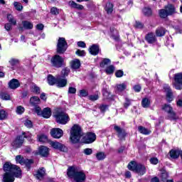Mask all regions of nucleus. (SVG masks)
Listing matches in <instances>:
<instances>
[{"label":"nucleus","instance_id":"22","mask_svg":"<svg viewBox=\"0 0 182 182\" xmlns=\"http://www.w3.org/2000/svg\"><path fill=\"white\" fill-rule=\"evenodd\" d=\"M45 174H46L45 168H40L36 173V177L38 178V180H42V178L45 177Z\"/></svg>","mask_w":182,"mask_h":182},{"label":"nucleus","instance_id":"20","mask_svg":"<svg viewBox=\"0 0 182 182\" xmlns=\"http://www.w3.org/2000/svg\"><path fill=\"white\" fill-rule=\"evenodd\" d=\"M21 86V84L19 83V81L15 78L11 80L9 82V87L10 89H18Z\"/></svg>","mask_w":182,"mask_h":182},{"label":"nucleus","instance_id":"16","mask_svg":"<svg viewBox=\"0 0 182 182\" xmlns=\"http://www.w3.org/2000/svg\"><path fill=\"white\" fill-rule=\"evenodd\" d=\"M114 130L117 133V136L122 140L126 137V131L117 125H114Z\"/></svg>","mask_w":182,"mask_h":182},{"label":"nucleus","instance_id":"53","mask_svg":"<svg viewBox=\"0 0 182 182\" xmlns=\"http://www.w3.org/2000/svg\"><path fill=\"white\" fill-rule=\"evenodd\" d=\"M14 5L16 11H21L22 9H23V6H22L21 4L18 3V1H15Z\"/></svg>","mask_w":182,"mask_h":182},{"label":"nucleus","instance_id":"41","mask_svg":"<svg viewBox=\"0 0 182 182\" xmlns=\"http://www.w3.org/2000/svg\"><path fill=\"white\" fill-rule=\"evenodd\" d=\"M142 107L147 108L150 106V100L148 98H144L141 101Z\"/></svg>","mask_w":182,"mask_h":182},{"label":"nucleus","instance_id":"50","mask_svg":"<svg viewBox=\"0 0 182 182\" xmlns=\"http://www.w3.org/2000/svg\"><path fill=\"white\" fill-rule=\"evenodd\" d=\"M132 105V100L126 97L125 102H124V109H128L129 106Z\"/></svg>","mask_w":182,"mask_h":182},{"label":"nucleus","instance_id":"11","mask_svg":"<svg viewBox=\"0 0 182 182\" xmlns=\"http://www.w3.org/2000/svg\"><path fill=\"white\" fill-rule=\"evenodd\" d=\"M83 141L86 144H91V143L96 141V134L94 132L87 133L83 137Z\"/></svg>","mask_w":182,"mask_h":182},{"label":"nucleus","instance_id":"55","mask_svg":"<svg viewBox=\"0 0 182 182\" xmlns=\"http://www.w3.org/2000/svg\"><path fill=\"white\" fill-rule=\"evenodd\" d=\"M76 55H77V56H86V51L85 50H77L75 52Z\"/></svg>","mask_w":182,"mask_h":182},{"label":"nucleus","instance_id":"1","mask_svg":"<svg viewBox=\"0 0 182 182\" xmlns=\"http://www.w3.org/2000/svg\"><path fill=\"white\" fill-rule=\"evenodd\" d=\"M4 170L5 171L3 176L4 182H14L15 181V177H21V168L16 165H12V164L6 162L4 165Z\"/></svg>","mask_w":182,"mask_h":182},{"label":"nucleus","instance_id":"14","mask_svg":"<svg viewBox=\"0 0 182 182\" xmlns=\"http://www.w3.org/2000/svg\"><path fill=\"white\" fill-rule=\"evenodd\" d=\"M50 134L54 139H60L63 136V130L60 128H53L50 131Z\"/></svg>","mask_w":182,"mask_h":182},{"label":"nucleus","instance_id":"17","mask_svg":"<svg viewBox=\"0 0 182 182\" xmlns=\"http://www.w3.org/2000/svg\"><path fill=\"white\" fill-rule=\"evenodd\" d=\"M57 87H65L66 85H68V79L63 78L60 75H57Z\"/></svg>","mask_w":182,"mask_h":182},{"label":"nucleus","instance_id":"46","mask_svg":"<svg viewBox=\"0 0 182 182\" xmlns=\"http://www.w3.org/2000/svg\"><path fill=\"white\" fill-rule=\"evenodd\" d=\"M24 126L28 129H32L33 127V123L30 119H26L24 121Z\"/></svg>","mask_w":182,"mask_h":182},{"label":"nucleus","instance_id":"13","mask_svg":"<svg viewBox=\"0 0 182 182\" xmlns=\"http://www.w3.org/2000/svg\"><path fill=\"white\" fill-rule=\"evenodd\" d=\"M164 92H165L166 95L167 101L169 102V103L171 102H173V92L171 91V89L170 88V86H168V85H164Z\"/></svg>","mask_w":182,"mask_h":182},{"label":"nucleus","instance_id":"23","mask_svg":"<svg viewBox=\"0 0 182 182\" xmlns=\"http://www.w3.org/2000/svg\"><path fill=\"white\" fill-rule=\"evenodd\" d=\"M89 52L90 55H93V56L99 55V46L96 44H93L91 47H90Z\"/></svg>","mask_w":182,"mask_h":182},{"label":"nucleus","instance_id":"24","mask_svg":"<svg viewBox=\"0 0 182 182\" xmlns=\"http://www.w3.org/2000/svg\"><path fill=\"white\" fill-rule=\"evenodd\" d=\"M41 116L45 119H49V117L52 116V111L50 110V108L49 107L44 108L42 111Z\"/></svg>","mask_w":182,"mask_h":182},{"label":"nucleus","instance_id":"7","mask_svg":"<svg viewBox=\"0 0 182 182\" xmlns=\"http://www.w3.org/2000/svg\"><path fill=\"white\" fill-rule=\"evenodd\" d=\"M68 49V43L65 38H59L57 43V53L60 55L65 53Z\"/></svg>","mask_w":182,"mask_h":182},{"label":"nucleus","instance_id":"58","mask_svg":"<svg viewBox=\"0 0 182 182\" xmlns=\"http://www.w3.org/2000/svg\"><path fill=\"white\" fill-rule=\"evenodd\" d=\"M33 90L36 95H39V93H41V88L36 86V85H33Z\"/></svg>","mask_w":182,"mask_h":182},{"label":"nucleus","instance_id":"30","mask_svg":"<svg viewBox=\"0 0 182 182\" xmlns=\"http://www.w3.org/2000/svg\"><path fill=\"white\" fill-rule=\"evenodd\" d=\"M114 70H116V68L113 65H110L106 67L105 72L107 75H113L114 73Z\"/></svg>","mask_w":182,"mask_h":182},{"label":"nucleus","instance_id":"57","mask_svg":"<svg viewBox=\"0 0 182 182\" xmlns=\"http://www.w3.org/2000/svg\"><path fill=\"white\" fill-rule=\"evenodd\" d=\"M84 154H85L86 156H90V154H92V153H93V150H92V149H85L83 151Z\"/></svg>","mask_w":182,"mask_h":182},{"label":"nucleus","instance_id":"54","mask_svg":"<svg viewBox=\"0 0 182 182\" xmlns=\"http://www.w3.org/2000/svg\"><path fill=\"white\" fill-rule=\"evenodd\" d=\"M89 92L86 91L85 90H80V97H86V96H88Z\"/></svg>","mask_w":182,"mask_h":182},{"label":"nucleus","instance_id":"31","mask_svg":"<svg viewBox=\"0 0 182 182\" xmlns=\"http://www.w3.org/2000/svg\"><path fill=\"white\" fill-rule=\"evenodd\" d=\"M138 132H139V133H141V134L145 135L150 134V133H151L150 130L143 126L138 127Z\"/></svg>","mask_w":182,"mask_h":182},{"label":"nucleus","instance_id":"34","mask_svg":"<svg viewBox=\"0 0 182 182\" xmlns=\"http://www.w3.org/2000/svg\"><path fill=\"white\" fill-rule=\"evenodd\" d=\"M30 103L32 106H36V105H39V103H41V99L36 96L32 97L30 99Z\"/></svg>","mask_w":182,"mask_h":182},{"label":"nucleus","instance_id":"9","mask_svg":"<svg viewBox=\"0 0 182 182\" xmlns=\"http://www.w3.org/2000/svg\"><path fill=\"white\" fill-rule=\"evenodd\" d=\"M173 86L177 90L182 89V73H178L174 75Z\"/></svg>","mask_w":182,"mask_h":182},{"label":"nucleus","instance_id":"52","mask_svg":"<svg viewBox=\"0 0 182 182\" xmlns=\"http://www.w3.org/2000/svg\"><path fill=\"white\" fill-rule=\"evenodd\" d=\"M88 99H89V100H91L92 102H95L99 99V94L89 95Z\"/></svg>","mask_w":182,"mask_h":182},{"label":"nucleus","instance_id":"15","mask_svg":"<svg viewBox=\"0 0 182 182\" xmlns=\"http://www.w3.org/2000/svg\"><path fill=\"white\" fill-rule=\"evenodd\" d=\"M23 141H25L23 136H18L12 142V146H13V147H14V149H19V147H21L22 146V144H23Z\"/></svg>","mask_w":182,"mask_h":182},{"label":"nucleus","instance_id":"62","mask_svg":"<svg viewBox=\"0 0 182 182\" xmlns=\"http://www.w3.org/2000/svg\"><path fill=\"white\" fill-rule=\"evenodd\" d=\"M50 13L53 15H58L59 14V9H58V8L53 7L50 10Z\"/></svg>","mask_w":182,"mask_h":182},{"label":"nucleus","instance_id":"4","mask_svg":"<svg viewBox=\"0 0 182 182\" xmlns=\"http://www.w3.org/2000/svg\"><path fill=\"white\" fill-rule=\"evenodd\" d=\"M176 14H177V9H176V6L171 4H168L164 6V9L159 11V15L162 19H166L167 16H173Z\"/></svg>","mask_w":182,"mask_h":182},{"label":"nucleus","instance_id":"36","mask_svg":"<svg viewBox=\"0 0 182 182\" xmlns=\"http://www.w3.org/2000/svg\"><path fill=\"white\" fill-rule=\"evenodd\" d=\"M69 73H70V70L68 68H65L61 70L60 76V77L66 78V76H68Z\"/></svg>","mask_w":182,"mask_h":182},{"label":"nucleus","instance_id":"42","mask_svg":"<svg viewBox=\"0 0 182 182\" xmlns=\"http://www.w3.org/2000/svg\"><path fill=\"white\" fill-rule=\"evenodd\" d=\"M38 140L41 143H45V141H48V136L45 134L38 135Z\"/></svg>","mask_w":182,"mask_h":182},{"label":"nucleus","instance_id":"3","mask_svg":"<svg viewBox=\"0 0 182 182\" xmlns=\"http://www.w3.org/2000/svg\"><path fill=\"white\" fill-rule=\"evenodd\" d=\"M83 136V132L82 131V127L78 124H74L70 129V139L71 143L76 144L80 141V139Z\"/></svg>","mask_w":182,"mask_h":182},{"label":"nucleus","instance_id":"6","mask_svg":"<svg viewBox=\"0 0 182 182\" xmlns=\"http://www.w3.org/2000/svg\"><path fill=\"white\" fill-rule=\"evenodd\" d=\"M54 116L57 123H59V124H68V122L70 120L69 115L63 112H58Z\"/></svg>","mask_w":182,"mask_h":182},{"label":"nucleus","instance_id":"51","mask_svg":"<svg viewBox=\"0 0 182 182\" xmlns=\"http://www.w3.org/2000/svg\"><path fill=\"white\" fill-rule=\"evenodd\" d=\"M6 116H8V114L5 110H0V120H5V119H6Z\"/></svg>","mask_w":182,"mask_h":182},{"label":"nucleus","instance_id":"35","mask_svg":"<svg viewBox=\"0 0 182 182\" xmlns=\"http://www.w3.org/2000/svg\"><path fill=\"white\" fill-rule=\"evenodd\" d=\"M126 87H127L126 83L118 84L117 85V91L118 93H122L123 90H126Z\"/></svg>","mask_w":182,"mask_h":182},{"label":"nucleus","instance_id":"26","mask_svg":"<svg viewBox=\"0 0 182 182\" xmlns=\"http://www.w3.org/2000/svg\"><path fill=\"white\" fill-rule=\"evenodd\" d=\"M68 5L71 6V8H74L75 9H78L79 11H82L84 9V6L81 4H78L73 1H70Z\"/></svg>","mask_w":182,"mask_h":182},{"label":"nucleus","instance_id":"37","mask_svg":"<svg viewBox=\"0 0 182 182\" xmlns=\"http://www.w3.org/2000/svg\"><path fill=\"white\" fill-rule=\"evenodd\" d=\"M168 119L170 120H177V114L174 112V110H171V112H168Z\"/></svg>","mask_w":182,"mask_h":182},{"label":"nucleus","instance_id":"8","mask_svg":"<svg viewBox=\"0 0 182 182\" xmlns=\"http://www.w3.org/2000/svg\"><path fill=\"white\" fill-rule=\"evenodd\" d=\"M63 62V58L59 55H55L51 58V63L55 68H62Z\"/></svg>","mask_w":182,"mask_h":182},{"label":"nucleus","instance_id":"5","mask_svg":"<svg viewBox=\"0 0 182 182\" xmlns=\"http://www.w3.org/2000/svg\"><path fill=\"white\" fill-rule=\"evenodd\" d=\"M128 168L132 171H134L135 173H137V174H139V176H143L146 174V166H144V165H141V164H137V162L134 161H131L128 164Z\"/></svg>","mask_w":182,"mask_h":182},{"label":"nucleus","instance_id":"48","mask_svg":"<svg viewBox=\"0 0 182 182\" xmlns=\"http://www.w3.org/2000/svg\"><path fill=\"white\" fill-rule=\"evenodd\" d=\"M17 114H23L25 112V108L22 106H18L16 109Z\"/></svg>","mask_w":182,"mask_h":182},{"label":"nucleus","instance_id":"33","mask_svg":"<svg viewBox=\"0 0 182 182\" xmlns=\"http://www.w3.org/2000/svg\"><path fill=\"white\" fill-rule=\"evenodd\" d=\"M9 63L11 65L12 69H15V67L19 65V60L18 58H11L9 60Z\"/></svg>","mask_w":182,"mask_h":182},{"label":"nucleus","instance_id":"64","mask_svg":"<svg viewBox=\"0 0 182 182\" xmlns=\"http://www.w3.org/2000/svg\"><path fill=\"white\" fill-rule=\"evenodd\" d=\"M68 93L71 95H75V93H76V89L75 87H70L68 88Z\"/></svg>","mask_w":182,"mask_h":182},{"label":"nucleus","instance_id":"45","mask_svg":"<svg viewBox=\"0 0 182 182\" xmlns=\"http://www.w3.org/2000/svg\"><path fill=\"white\" fill-rule=\"evenodd\" d=\"M96 158L99 161L105 160V159H106V154H105L104 152H98L96 154Z\"/></svg>","mask_w":182,"mask_h":182},{"label":"nucleus","instance_id":"49","mask_svg":"<svg viewBox=\"0 0 182 182\" xmlns=\"http://www.w3.org/2000/svg\"><path fill=\"white\" fill-rule=\"evenodd\" d=\"M143 14H144V15H146V16H151V14H152L151 9L145 7V8L143 9Z\"/></svg>","mask_w":182,"mask_h":182},{"label":"nucleus","instance_id":"38","mask_svg":"<svg viewBox=\"0 0 182 182\" xmlns=\"http://www.w3.org/2000/svg\"><path fill=\"white\" fill-rule=\"evenodd\" d=\"M105 11L107 14H112V12H113V4L112 3H107Z\"/></svg>","mask_w":182,"mask_h":182},{"label":"nucleus","instance_id":"32","mask_svg":"<svg viewBox=\"0 0 182 182\" xmlns=\"http://www.w3.org/2000/svg\"><path fill=\"white\" fill-rule=\"evenodd\" d=\"M112 63V60L109 58H102L101 63H100V68H106L108 65Z\"/></svg>","mask_w":182,"mask_h":182},{"label":"nucleus","instance_id":"12","mask_svg":"<svg viewBox=\"0 0 182 182\" xmlns=\"http://www.w3.org/2000/svg\"><path fill=\"white\" fill-rule=\"evenodd\" d=\"M50 144L53 149H55V150H60V151H63L64 153L68 151V148L58 141H51Z\"/></svg>","mask_w":182,"mask_h":182},{"label":"nucleus","instance_id":"39","mask_svg":"<svg viewBox=\"0 0 182 182\" xmlns=\"http://www.w3.org/2000/svg\"><path fill=\"white\" fill-rule=\"evenodd\" d=\"M162 110H164V112H166V113H169V112L173 110V107L168 104H165L162 107Z\"/></svg>","mask_w":182,"mask_h":182},{"label":"nucleus","instance_id":"18","mask_svg":"<svg viewBox=\"0 0 182 182\" xmlns=\"http://www.w3.org/2000/svg\"><path fill=\"white\" fill-rule=\"evenodd\" d=\"M145 40L146 41V42L151 44L156 43V42H157V38L154 35V33H151V32L148 33L145 36Z\"/></svg>","mask_w":182,"mask_h":182},{"label":"nucleus","instance_id":"63","mask_svg":"<svg viewBox=\"0 0 182 182\" xmlns=\"http://www.w3.org/2000/svg\"><path fill=\"white\" fill-rule=\"evenodd\" d=\"M100 109L101 110V112H106V110H107V109H109V106L106 105H102L100 107Z\"/></svg>","mask_w":182,"mask_h":182},{"label":"nucleus","instance_id":"27","mask_svg":"<svg viewBox=\"0 0 182 182\" xmlns=\"http://www.w3.org/2000/svg\"><path fill=\"white\" fill-rule=\"evenodd\" d=\"M70 66L74 70L79 69L80 68V60L79 59L73 60L70 62Z\"/></svg>","mask_w":182,"mask_h":182},{"label":"nucleus","instance_id":"25","mask_svg":"<svg viewBox=\"0 0 182 182\" xmlns=\"http://www.w3.org/2000/svg\"><path fill=\"white\" fill-rule=\"evenodd\" d=\"M169 156L171 159H178L180 157V150L178 149H171L169 151Z\"/></svg>","mask_w":182,"mask_h":182},{"label":"nucleus","instance_id":"29","mask_svg":"<svg viewBox=\"0 0 182 182\" xmlns=\"http://www.w3.org/2000/svg\"><path fill=\"white\" fill-rule=\"evenodd\" d=\"M22 25H23V29L29 30V29L33 28V23H32V22H31V21H23Z\"/></svg>","mask_w":182,"mask_h":182},{"label":"nucleus","instance_id":"10","mask_svg":"<svg viewBox=\"0 0 182 182\" xmlns=\"http://www.w3.org/2000/svg\"><path fill=\"white\" fill-rule=\"evenodd\" d=\"M16 161L21 166H26V167H30L31 164H33V160L28 159H25L21 155H18L16 156Z\"/></svg>","mask_w":182,"mask_h":182},{"label":"nucleus","instance_id":"61","mask_svg":"<svg viewBox=\"0 0 182 182\" xmlns=\"http://www.w3.org/2000/svg\"><path fill=\"white\" fill-rule=\"evenodd\" d=\"M77 46H78V48H86V43L84 41L77 42Z\"/></svg>","mask_w":182,"mask_h":182},{"label":"nucleus","instance_id":"21","mask_svg":"<svg viewBox=\"0 0 182 182\" xmlns=\"http://www.w3.org/2000/svg\"><path fill=\"white\" fill-rule=\"evenodd\" d=\"M166 32H167V30H166L165 28L158 27L155 31L156 36H158L159 38H161L162 36H164V35H166Z\"/></svg>","mask_w":182,"mask_h":182},{"label":"nucleus","instance_id":"19","mask_svg":"<svg viewBox=\"0 0 182 182\" xmlns=\"http://www.w3.org/2000/svg\"><path fill=\"white\" fill-rule=\"evenodd\" d=\"M38 154L41 156V157H48L49 156V148L41 146L38 148Z\"/></svg>","mask_w":182,"mask_h":182},{"label":"nucleus","instance_id":"47","mask_svg":"<svg viewBox=\"0 0 182 182\" xmlns=\"http://www.w3.org/2000/svg\"><path fill=\"white\" fill-rule=\"evenodd\" d=\"M1 98L2 100H11V95L9 93L3 92L1 94Z\"/></svg>","mask_w":182,"mask_h":182},{"label":"nucleus","instance_id":"40","mask_svg":"<svg viewBox=\"0 0 182 182\" xmlns=\"http://www.w3.org/2000/svg\"><path fill=\"white\" fill-rule=\"evenodd\" d=\"M23 135L24 136L25 139H27L30 143H33V139L32 138V134L28 132H23Z\"/></svg>","mask_w":182,"mask_h":182},{"label":"nucleus","instance_id":"56","mask_svg":"<svg viewBox=\"0 0 182 182\" xmlns=\"http://www.w3.org/2000/svg\"><path fill=\"white\" fill-rule=\"evenodd\" d=\"M176 106H178V107H182V97H181L180 95H178L176 99Z\"/></svg>","mask_w":182,"mask_h":182},{"label":"nucleus","instance_id":"59","mask_svg":"<svg viewBox=\"0 0 182 182\" xmlns=\"http://www.w3.org/2000/svg\"><path fill=\"white\" fill-rule=\"evenodd\" d=\"M149 161H150L151 164H154V165H156V164H159V159L157 158H155V157L151 158Z\"/></svg>","mask_w":182,"mask_h":182},{"label":"nucleus","instance_id":"44","mask_svg":"<svg viewBox=\"0 0 182 182\" xmlns=\"http://www.w3.org/2000/svg\"><path fill=\"white\" fill-rule=\"evenodd\" d=\"M160 178L162 181H166V180L168 178V173H167V171H162L160 175Z\"/></svg>","mask_w":182,"mask_h":182},{"label":"nucleus","instance_id":"28","mask_svg":"<svg viewBox=\"0 0 182 182\" xmlns=\"http://www.w3.org/2000/svg\"><path fill=\"white\" fill-rule=\"evenodd\" d=\"M48 83L50 85V86H53V85H56L57 80H58V77L56 78L53 77L52 75H48Z\"/></svg>","mask_w":182,"mask_h":182},{"label":"nucleus","instance_id":"2","mask_svg":"<svg viewBox=\"0 0 182 182\" xmlns=\"http://www.w3.org/2000/svg\"><path fill=\"white\" fill-rule=\"evenodd\" d=\"M67 174L70 178H73L75 182H85L86 174L83 171H78L75 166H70L68 168Z\"/></svg>","mask_w":182,"mask_h":182},{"label":"nucleus","instance_id":"43","mask_svg":"<svg viewBox=\"0 0 182 182\" xmlns=\"http://www.w3.org/2000/svg\"><path fill=\"white\" fill-rule=\"evenodd\" d=\"M7 19L9 23L12 25H16V20L14 18V16L11 14H8Z\"/></svg>","mask_w":182,"mask_h":182},{"label":"nucleus","instance_id":"60","mask_svg":"<svg viewBox=\"0 0 182 182\" xmlns=\"http://www.w3.org/2000/svg\"><path fill=\"white\" fill-rule=\"evenodd\" d=\"M123 75H124V73H123V70H119L115 73L116 77H122Z\"/></svg>","mask_w":182,"mask_h":182}]
</instances>
